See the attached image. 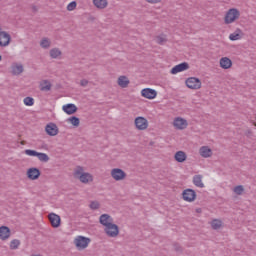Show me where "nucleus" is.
I'll list each match as a JSON object with an SVG mask.
<instances>
[{
    "mask_svg": "<svg viewBox=\"0 0 256 256\" xmlns=\"http://www.w3.org/2000/svg\"><path fill=\"white\" fill-rule=\"evenodd\" d=\"M74 177L84 185H89V183H93V175L89 172H85V168L81 166H77L74 169Z\"/></svg>",
    "mask_w": 256,
    "mask_h": 256,
    "instance_id": "1",
    "label": "nucleus"
},
{
    "mask_svg": "<svg viewBox=\"0 0 256 256\" xmlns=\"http://www.w3.org/2000/svg\"><path fill=\"white\" fill-rule=\"evenodd\" d=\"M241 19V11L237 8H230L224 14V24L225 25H233V23H237Z\"/></svg>",
    "mask_w": 256,
    "mask_h": 256,
    "instance_id": "2",
    "label": "nucleus"
},
{
    "mask_svg": "<svg viewBox=\"0 0 256 256\" xmlns=\"http://www.w3.org/2000/svg\"><path fill=\"white\" fill-rule=\"evenodd\" d=\"M73 243L78 251H83L89 247L91 239L85 236H76Z\"/></svg>",
    "mask_w": 256,
    "mask_h": 256,
    "instance_id": "3",
    "label": "nucleus"
},
{
    "mask_svg": "<svg viewBox=\"0 0 256 256\" xmlns=\"http://www.w3.org/2000/svg\"><path fill=\"white\" fill-rule=\"evenodd\" d=\"M172 126L176 131H185L189 127V121L181 116H177L173 119Z\"/></svg>",
    "mask_w": 256,
    "mask_h": 256,
    "instance_id": "4",
    "label": "nucleus"
},
{
    "mask_svg": "<svg viewBox=\"0 0 256 256\" xmlns=\"http://www.w3.org/2000/svg\"><path fill=\"white\" fill-rule=\"evenodd\" d=\"M185 85L186 87H188V89L197 91L201 89L202 83H201V80L197 77H189L186 79Z\"/></svg>",
    "mask_w": 256,
    "mask_h": 256,
    "instance_id": "5",
    "label": "nucleus"
},
{
    "mask_svg": "<svg viewBox=\"0 0 256 256\" xmlns=\"http://www.w3.org/2000/svg\"><path fill=\"white\" fill-rule=\"evenodd\" d=\"M134 125L138 131H146L149 128V121L143 116H138L134 120Z\"/></svg>",
    "mask_w": 256,
    "mask_h": 256,
    "instance_id": "6",
    "label": "nucleus"
},
{
    "mask_svg": "<svg viewBox=\"0 0 256 256\" xmlns=\"http://www.w3.org/2000/svg\"><path fill=\"white\" fill-rule=\"evenodd\" d=\"M110 175L114 181H125L127 179V173L121 168H113Z\"/></svg>",
    "mask_w": 256,
    "mask_h": 256,
    "instance_id": "7",
    "label": "nucleus"
},
{
    "mask_svg": "<svg viewBox=\"0 0 256 256\" xmlns=\"http://www.w3.org/2000/svg\"><path fill=\"white\" fill-rule=\"evenodd\" d=\"M182 199L187 203H193L197 199V192L193 189H185L182 192Z\"/></svg>",
    "mask_w": 256,
    "mask_h": 256,
    "instance_id": "8",
    "label": "nucleus"
},
{
    "mask_svg": "<svg viewBox=\"0 0 256 256\" xmlns=\"http://www.w3.org/2000/svg\"><path fill=\"white\" fill-rule=\"evenodd\" d=\"M48 221L53 229H59L61 227V216L54 212L48 214Z\"/></svg>",
    "mask_w": 256,
    "mask_h": 256,
    "instance_id": "9",
    "label": "nucleus"
},
{
    "mask_svg": "<svg viewBox=\"0 0 256 256\" xmlns=\"http://www.w3.org/2000/svg\"><path fill=\"white\" fill-rule=\"evenodd\" d=\"M26 177L29 181H37L41 177V170L35 167L28 168L26 170Z\"/></svg>",
    "mask_w": 256,
    "mask_h": 256,
    "instance_id": "10",
    "label": "nucleus"
},
{
    "mask_svg": "<svg viewBox=\"0 0 256 256\" xmlns=\"http://www.w3.org/2000/svg\"><path fill=\"white\" fill-rule=\"evenodd\" d=\"M141 97L149 99L150 101L157 98V90L153 88H144L140 92Z\"/></svg>",
    "mask_w": 256,
    "mask_h": 256,
    "instance_id": "11",
    "label": "nucleus"
},
{
    "mask_svg": "<svg viewBox=\"0 0 256 256\" xmlns=\"http://www.w3.org/2000/svg\"><path fill=\"white\" fill-rule=\"evenodd\" d=\"M104 232L108 237H117L119 235V226L112 223L104 228Z\"/></svg>",
    "mask_w": 256,
    "mask_h": 256,
    "instance_id": "12",
    "label": "nucleus"
},
{
    "mask_svg": "<svg viewBox=\"0 0 256 256\" xmlns=\"http://www.w3.org/2000/svg\"><path fill=\"white\" fill-rule=\"evenodd\" d=\"M188 69H189V63L183 62V63H180V64L174 66L170 70V73H171V75H177V73H183V71H187Z\"/></svg>",
    "mask_w": 256,
    "mask_h": 256,
    "instance_id": "13",
    "label": "nucleus"
},
{
    "mask_svg": "<svg viewBox=\"0 0 256 256\" xmlns=\"http://www.w3.org/2000/svg\"><path fill=\"white\" fill-rule=\"evenodd\" d=\"M45 131L50 137H55L59 135V127H57L55 123L47 124L45 127Z\"/></svg>",
    "mask_w": 256,
    "mask_h": 256,
    "instance_id": "14",
    "label": "nucleus"
},
{
    "mask_svg": "<svg viewBox=\"0 0 256 256\" xmlns=\"http://www.w3.org/2000/svg\"><path fill=\"white\" fill-rule=\"evenodd\" d=\"M11 43V35L8 32L2 31L0 33V47H9Z\"/></svg>",
    "mask_w": 256,
    "mask_h": 256,
    "instance_id": "15",
    "label": "nucleus"
},
{
    "mask_svg": "<svg viewBox=\"0 0 256 256\" xmlns=\"http://www.w3.org/2000/svg\"><path fill=\"white\" fill-rule=\"evenodd\" d=\"M199 155L204 159H209V157H213V150L209 146H202L199 149Z\"/></svg>",
    "mask_w": 256,
    "mask_h": 256,
    "instance_id": "16",
    "label": "nucleus"
},
{
    "mask_svg": "<svg viewBox=\"0 0 256 256\" xmlns=\"http://www.w3.org/2000/svg\"><path fill=\"white\" fill-rule=\"evenodd\" d=\"M131 81L129 80V77L125 75H121L117 79V85L121 87V89H127L129 87Z\"/></svg>",
    "mask_w": 256,
    "mask_h": 256,
    "instance_id": "17",
    "label": "nucleus"
},
{
    "mask_svg": "<svg viewBox=\"0 0 256 256\" xmlns=\"http://www.w3.org/2000/svg\"><path fill=\"white\" fill-rule=\"evenodd\" d=\"M11 237V229L7 226L0 227V239L1 241H7Z\"/></svg>",
    "mask_w": 256,
    "mask_h": 256,
    "instance_id": "18",
    "label": "nucleus"
},
{
    "mask_svg": "<svg viewBox=\"0 0 256 256\" xmlns=\"http://www.w3.org/2000/svg\"><path fill=\"white\" fill-rule=\"evenodd\" d=\"M99 221L104 228L113 224V218L108 214H102L99 218Z\"/></svg>",
    "mask_w": 256,
    "mask_h": 256,
    "instance_id": "19",
    "label": "nucleus"
},
{
    "mask_svg": "<svg viewBox=\"0 0 256 256\" xmlns=\"http://www.w3.org/2000/svg\"><path fill=\"white\" fill-rule=\"evenodd\" d=\"M219 65L221 69H231L233 67V61H231L229 57H222L219 60Z\"/></svg>",
    "mask_w": 256,
    "mask_h": 256,
    "instance_id": "20",
    "label": "nucleus"
},
{
    "mask_svg": "<svg viewBox=\"0 0 256 256\" xmlns=\"http://www.w3.org/2000/svg\"><path fill=\"white\" fill-rule=\"evenodd\" d=\"M92 3L96 9H107L109 7V1L108 0H92Z\"/></svg>",
    "mask_w": 256,
    "mask_h": 256,
    "instance_id": "21",
    "label": "nucleus"
},
{
    "mask_svg": "<svg viewBox=\"0 0 256 256\" xmlns=\"http://www.w3.org/2000/svg\"><path fill=\"white\" fill-rule=\"evenodd\" d=\"M62 111L67 115H73L77 113V106L75 104H65L62 106Z\"/></svg>",
    "mask_w": 256,
    "mask_h": 256,
    "instance_id": "22",
    "label": "nucleus"
},
{
    "mask_svg": "<svg viewBox=\"0 0 256 256\" xmlns=\"http://www.w3.org/2000/svg\"><path fill=\"white\" fill-rule=\"evenodd\" d=\"M229 39L230 41H240V39H243V30L237 28L229 35Z\"/></svg>",
    "mask_w": 256,
    "mask_h": 256,
    "instance_id": "23",
    "label": "nucleus"
},
{
    "mask_svg": "<svg viewBox=\"0 0 256 256\" xmlns=\"http://www.w3.org/2000/svg\"><path fill=\"white\" fill-rule=\"evenodd\" d=\"M174 159L177 161V163H185V161H187V153L178 151L175 153Z\"/></svg>",
    "mask_w": 256,
    "mask_h": 256,
    "instance_id": "24",
    "label": "nucleus"
},
{
    "mask_svg": "<svg viewBox=\"0 0 256 256\" xmlns=\"http://www.w3.org/2000/svg\"><path fill=\"white\" fill-rule=\"evenodd\" d=\"M193 184L195 185V187H199L200 189H203V187H205V184L203 183V176L195 175L193 177Z\"/></svg>",
    "mask_w": 256,
    "mask_h": 256,
    "instance_id": "25",
    "label": "nucleus"
},
{
    "mask_svg": "<svg viewBox=\"0 0 256 256\" xmlns=\"http://www.w3.org/2000/svg\"><path fill=\"white\" fill-rule=\"evenodd\" d=\"M11 70L13 75H21L23 72V64L14 63L12 64Z\"/></svg>",
    "mask_w": 256,
    "mask_h": 256,
    "instance_id": "26",
    "label": "nucleus"
},
{
    "mask_svg": "<svg viewBox=\"0 0 256 256\" xmlns=\"http://www.w3.org/2000/svg\"><path fill=\"white\" fill-rule=\"evenodd\" d=\"M40 91H51V82L49 80L40 81Z\"/></svg>",
    "mask_w": 256,
    "mask_h": 256,
    "instance_id": "27",
    "label": "nucleus"
},
{
    "mask_svg": "<svg viewBox=\"0 0 256 256\" xmlns=\"http://www.w3.org/2000/svg\"><path fill=\"white\" fill-rule=\"evenodd\" d=\"M210 225H211L212 229L217 230V229H221V227H223V222L219 219H214L211 221Z\"/></svg>",
    "mask_w": 256,
    "mask_h": 256,
    "instance_id": "28",
    "label": "nucleus"
},
{
    "mask_svg": "<svg viewBox=\"0 0 256 256\" xmlns=\"http://www.w3.org/2000/svg\"><path fill=\"white\" fill-rule=\"evenodd\" d=\"M155 41L158 43V45H165V42L167 41V35L160 34L155 37Z\"/></svg>",
    "mask_w": 256,
    "mask_h": 256,
    "instance_id": "29",
    "label": "nucleus"
},
{
    "mask_svg": "<svg viewBox=\"0 0 256 256\" xmlns=\"http://www.w3.org/2000/svg\"><path fill=\"white\" fill-rule=\"evenodd\" d=\"M40 47H42V49H49V47H51V40L49 38H42Z\"/></svg>",
    "mask_w": 256,
    "mask_h": 256,
    "instance_id": "30",
    "label": "nucleus"
},
{
    "mask_svg": "<svg viewBox=\"0 0 256 256\" xmlns=\"http://www.w3.org/2000/svg\"><path fill=\"white\" fill-rule=\"evenodd\" d=\"M50 57H52V59H59L61 57V50L58 48L51 49Z\"/></svg>",
    "mask_w": 256,
    "mask_h": 256,
    "instance_id": "31",
    "label": "nucleus"
},
{
    "mask_svg": "<svg viewBox=\"0 0 256 256\" xmlns=\"http://www.w3.org/2000/svg\"><path fill=\"white\" fill-rule=\"evenodd\" d=\"M23 103L26 107H33L35 105V99L33 97H26L23 99Z\"/></svg>",
    "mask_w": 256,
    "mask_h": 256,
    "instance_id": "32",
    "label": "nucleus"
},
{
    "mask_svg": "<svg viewBox=\"0 0 256 256\" xmlns=\"http://www.w3.org/2000/svg\"><path fill=\"white\" fill-rule=\"evenodd\" d=\"M36 157L39 161H42V163H47V161H49V156L46 153L38 152Z\"/></svg>",
    "mask_w": 256,
    "mask_h": 256,
    "instance_id": "33",
    "label": "nucleus"
},
{
    "mask_svg": "<svg viewBox=\"0 0 256 256\" xmlns=\"http://www.w3.org/2000/svg\"><path fill=\"white\" fill-rule=\"evenodd\" d=\"M233 192L235 195H243V193H245V188L243 185H238L233 188Z\"/></svg>",
    "mask_w": 256,
    "mask_h": 256,
    "instance_id": "34",
    "label": "nucleus"
},
{
    "mask_svg": "<svg viewBox=\"0 0 256 256\" xmlns=\"http://www.w3.org/2000/svg\"><path fill=\"white\" fill-rule=\"evenodd\" d=\"M68 123H71V125H73V127H79L80 120H79V118L72 116L68 119Z\"/></svg>",
    "mask_w": 256,
    "mask_h": 256,
    "instance_id": "35",
    "label": "nucleus"
},
{
    "mask_svg": "<svg viewBox=\"0 0 256 256\" xmlns=\"http://www.w3.org/2000/svg\"><path fill=\"white\" fill-rule=\"evenodd\" d=\"M25 155H27L28 157H37L38 153L37 151L35 150H31V149H26L24 151Z\"/></svg>",
    "mask_w": 256,
    "mask_h": 256,
    "instance_id": "36",
    "label": "nucleus"
},
{
    "mask_svg": "<svg viewBox=\"0 0 256 256\" xmlns=\"http://www.w3.org/2000/svg\"><path fill=\"white\" fill-rule=\"evenodd\" d=\"M77 9V2L72 1L67 5V11H75Z\"/></svg>",
    "mask_w": 256,
    "mask_h": 256,
    "instance_id": "37",
    "label": "nucleus"
},
{
    "mask_svg": "<svg viewBox=\"0 0 256 256\" xmlns=\"http://www.w3.org/2000/svg\"><path fill=\"white\" fill-rule=\"evenodd\" d=\"M19 245H21V242H19V240H12L10 242V249H18Z\"/></svg>",
    "mask_w": 256,
    "mask_h": 256,
    "instance_id": "38",
    "label": "nucleus"
},
{
    "mask_svg": "<svg viewBox=\"0 0 256 256\" xmlns=\"http://www.w3.org/2000/svg\"><path fill=\"white\" fill-rule=\"evenodd\" d=\"M150 5H159V3H163V0H146Z\"/></svg>",
    "mask_w": 256,
    "mask_h": 256,
    "instance_id": "39",
    "label": "nucleus"
},
{
    "mask_svg": "<svg viewBox=\"0 0 256 256\" xmlns=\"http://www.w3.org/2000/svg\"><path fill=\"white\" fill-rule=\"evenodd\" d=\"M249 123H251V125H253L254 127H256V114L254 116H251L249 119Z\"/></svg>",
    "mask_w": 256,
    "mask_h": 256,
    "instance_id": "40",
    "label": "nucleus"
},
{
    "mask_svg": "<svg viewBox=\"0 0 256 256\" xmlns=\"http://www.w3.org/2000/svg\"><path fill=\"white\" fill-rule=\"evenodd\" d=\"M90 208L92 209H99V202L94 201L90 203Z\"/></svg>",
    "mask_w": 256,
    "mask_h": 256,
    "instance_id": "41",
    "label": "nucleus"
},
{
    "mask_svg": "<svg viewBox=\"0 0 256 256\" xmlns=\"http://www.w3.org/2000/svg\"><path fill=\"white\" fill-rule=\"evenodd\" d=\"M81 87H87L89 85V81L87 79H83L80 81Z\"/></svg>",
    "mask_w": 256,
    "mask_h": 256,
    "instance_id": "42",
    "label": "nucleus"
},
{
    "mask_svg": "<svg viewBox=\"0 0 256 256\" xmlns=\"http://www.w3.org/2000/svg\"><path fill=\"white\" fill-rule=\"evenodd\" d=\"M3 32V28H1V26H0V33H2Z\"/></svg>",
    "mask_w": 256,
    "mask_h": 256,
    "instance_id": "43",
    "label": "nucleus"
},
{
    "mask_svg": "<svg viewBox=\"0 0 256 256\" xmlns=\"http://www.w3.org/2000/svg\"><path fill=\"white\" fill-rule=\"evenodd\" d=\"M3 59V57L0 55V61Z\"/></svg>",
    "mask_w": 256,
    "mask_h": 256,
    "instance_id": "44",
    "label": "nucleus"
}]
</instances>
